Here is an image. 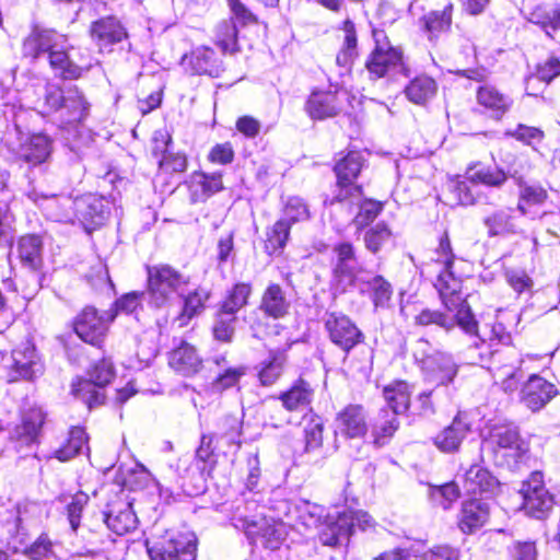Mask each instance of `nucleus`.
Instances as JSON below:
<instances>
[{"instance_id": "47", "label": "nucleus", "mask_w": 560, "mask_h": 560, "mask_svg": "<svg viewBox=\"0 0 560 560\" xmlns=\"http://www.w3.org/2000/svg\"><path fill=\"white\" fill-rule=\"evenodd\" d=\"M346 201L359 206V212L352 221L358 230H361L373 222L383 209L381 202L371 199L362 200V195L360 196L359 200L348 198Z\"/></svg>"}, {"instance_id": "25", "label": "nucleus", "mask_w": 560, "mask_h": 560, "mask_svg": "<svg viewBox=\"0 0 560 560\" xmlns=\"http://www.w3.org/2000/svg\"><path fill=\"white\" fill-rule=\"evenodd\" d=\"M340 109V95L332 91H314L305 104V110L313 119L334 117Z\"/></svg>"}, {"instance_id": "48", "label": "nucleus", "mask_w": 560, "mask_h": 560, "mask_svg": "<svg viewBox=\"0 0 560 560\" xmlns=\"http://www.w3.org/2000/svg\"><path fill=\"white\" fill-rule=\"evenodd\" d=\"M250 294H252L250 283H245V282L236 283L228 292L220 308L225 310L226 312H230V313H233L236 315V313L248 303V299H249Z\"/></svg>"}, {"instance_id": "17", "label": "nucleus", "mask_w": 560, "mask_h": 560, "mask_svg": "<svg viewBox=\"0 0 560 560\" xmlns=\"http://www.w3.org/2000/svg\"><path fill=\"white\" fill-rule=\"evenodd\" d=\"M421 369L427 381L443 386L452 383L458 373L457 363L451 354L445 352H434L424 357Z\"/></svg>"}, {"instance_id": "32", "label": "nucleus", "mask_w": 560, "mask_h": 560, "mask_svg": "<svg viewBox=\"0 0 560 560\" xmlns=\"http://www.w3.org/2000/svg\"><path fill=\"white\" fill-rule=\"evenodd\" d=\"M477 102L485 109L492 113V117L500 119L511 108L513 101L492 85H480L476 92Z\"/></svg>"}, {"instance_id": "27", "label": "nucleus", "mask_w": 560, "mask_h": 560, "mask_svg": "<svg viewBox=\"0 0 560 560\" xmlns=\"http://www.w3.org/2000/svg\"><path fill=\"white\" fill-rule=\"evenodd\" d=\"M553 395V385L538 375H532L522 388V401L533 411L540 410Z\"/></svg>"}, {"instance_id": "22", "label": "nucleus", "mask_w": 560, "mask_h": 560, "mask_svg": "<svg viewBox=\"0 0 560 560\" xmlns=\"http://www.w3.org/2000/svg\"><path fill=\"white\" fill-rule=\"evenodd\" d=\"M468 432H470V423L467 416L459 412L452 423L434 438V444L442 452H456Z\"/></svg>"}, {"instance_id": "33", "label": "nucleus", "mask_w": 560, "mask_h": 560, "mask_svg": "<svg viewBox=\"0 0 560 560\" xmlns=\"http://www.w3.org/2000/svg\"><path fill=\"white\" fill-rule=\"evenodd\" d=\"M314 392L304 380H298L287 392L280 395L282 406L289 411L307 408L313 400Z\"/></svg>"}, {"instance_id": "11", "label": "nucleus", "mask_w": 560, "mask_h": 560, "mask_svg": "<svg viewBox=\"0 0 560 560\" xmlns=\"http://www.w3.org/2000/svg\"><path fill=\"white\" fill-rule=\"evenodd\" d=\"M3 368L9 370V381L15 382L20 378L32 380L42 374L43 365L31 342H24L16 347L11 357L3 358Z\"/></svg>"}, {"instance_id": "41", "label": "nucleus", "mask_w": 560, "mask_h": 560, "mask_svg": "<svg viewBox=\"0 0 560 560\" xmlns=\"http://www.w3.org/2000/svg\"><path fill=\"white\" fill-rule=\"evenodd\" d=\"M84 448L89 451L88 435L83 428L73 427L69 431L66 444L55 451V457L60 462H67L82 453Z\"/></svg>"}, {"instance_id": "59", "label": "nucleus", "mask_w": 560, "mask_h": 560, "mask_svg": "<svg viewBox=\"0 0 560 560\" xmlns=\"http://www.w3.org/2000/svg\"><path fill=\"white\" fill-rule=\"evenodd\" d=\"M390 236L392 232L389 228L385 223L380 222L365 232V247L372 253H377Z\"/></svg>"}, {"instance_id": "16", "label": "nucleus", "mask_w": 560, "mask_h": 560, "mask_svg": "<svg viewBox=\"0 0 560 560\" xmlns=\"http://www.w3.org/2000/svg\"><path fill=\"white\" fill-rule=\"evenodd\" d=\"M109 215V202L94 194L75 198V219L86 230H93L104 224Z\"/></svg>"}, {"instance_id": "61", "label": "nucleus", "mask_w": 560, "mask_h": 560, "mask_svg": "<svg viewBox=\"0 0 560 560\" xmlns=\"http://www.w3.org/2000/svg\"><path fill=\"white\" fill-rule=\"evenodd\" d=\"M430 497L433 502L446 510L459 498V488L455 482L433 487L430 491Z\"/></svg>"}, {"instance_id": "54", "label": "nucleus", "mask_w": 560, "mask_h": 560, "mask_svg": "<svg viewBox=\"0 0 560 560\" xmlns=\"http://www.w3.org/2000/svg\"><path fill=\"white\" fill-rule=\"evenodd\" d=\"M235 323V314L220 308L213 325L214 338L220 341L230 342L234 335Z\"/></svg>"}, {"instance_id": "53", "label": "nucleus", "mask_w": 560, "mask_h": 560, "mask_svg": "<svg viewBox=\"0 0 560 560\" xmlns=\"http://www.w3.org/2000/svg\"><path fill=\"white\" fill-rule=\"evenodd\" d=\"M345 38L341 51L337 55V62L347 66L357 56V34L353 22H343Z\"/></svg>"}, {"instance_id": "26", "label": "nucleus", "mask_w": 560, "mask_h": 560, "mask_svg": "<svg viewBox=\"0 0 560 560\" xmlns=\"http://www.w3.org/2000/svg\"><path fill=\"white\" fill-rule=\"evenodd\" d=\"M52 153V141L43 133L31 136L21 144L18 156L34 167L46 163Z\"/></svg>"}, {"instance_id": "39", "label": "nucleus", "mask_w": 560, "mask_h": 560, "mask_svg": "<svg viewBox=\"0 0 560 560\" xmlns=\"http://www.w3.org/2000/svg\"><path fill=\"white\" fill-rule=\"evenodd\" d=\"M397 413L389 411L388 409H381L378 416L372 427V435L374 438V444L376 446H383L387 444L389 439L395 434L399 427L397 420Z\"/></svg>"}, {"instance_id": "64", "label": "nucleus", "mask_w": 560, "mask_h": 560, "mask_svg": "<svg viewBox=\"0 0 560 560\" xmlns=\"http://www.w3.org/2000/svg\"><path fill=\"white\" fill-rule=\"evenodd\" d=\"M416 323L422 326L434 324L446 330H451L455 325L454 318L439 311H431L429 308L421 311L420 314L417 315Z\"/></svg>"}, {"instance_id": "20", "label": "nucleus", "mask_w": 560, "mask_h": 560, "mask_svg": "<svg viewBox=\"0 0 560 560\" xmlns=\"http://www.w3.org/2000/svg\"><path fill=\"white\" fill-rule=\"evenodd\" d=\"M500 487L498 478L480 465H471L465 472L464 489L469 494L493 497Z\"/></svg>"}, {"instance_id": "55", "label": "nucleus", "mask_w": 560, "mask_h": 560, "mask_svg": "<svg viewBox=\"0 0 560 560\" xmlns=\"http://www.w3.org/2000/svg\"><path fill=\"white\" fill-rule=\"evenodd\" d=\"M298 523L305 528H316L324 516L325 509L311 502H303L296 506Z\"/></svg>"}, {"instance_id": "1", "label": "nucleus", "mask_w": 560, "mask_h": 560, "mask_svg": "<svg viewBox=\"0 0 560 560\" xmlns=\"http://www.w3.org/2000/svg\"><path fill=\"white\" fill-rule=\"evenodd\" d=\"M481 451L492 455L498 466L515 468L528 447L521 439L518 429L512 423H495L490 427L481 444Z\"/></svg>"}, {"instance_id": "28", "label": "nucleus", "mask_w": 560, "mask_h": 560, "mask_svg": "<svg viewBox=\"0 0 560 560\" xmlns=\"http://www.w3.org/2000/svg\"><path fill=\"white\" fill-rule=\"evenodd\" d=\"M90 110V103L77 85L65 90L60 117L68 124L80 122L86 118Z\"/></svg>"}, {"instance_id": "2", "label": "nucleus", "mask_w": 560, "mask_h": 560, "mask_svg": "<svg viewBox=\"0 0 560 560\" xmlns=\"http://www.w3.org/2000/svg\"><path fill=\"white\" fill-rule=\"evenodd\" d=\"M188 278L168 265L148 267V294L150 303L162 307L176 296H182L188 285Z\"/></svg>"}, {"instance_id": "57", "label": "nucleus", "mask_w": 560, "mask_h": 560, "mask_svg": "<svg viewBox=\"0 0 560 560\" xmlns=\"http://www.w3.org/2000/svg\"><path fill=\"white\" fill-rule=\"evenodd\" d=\"M505 136L514 138L526 145L535 147L542 141L545 133L537 127L518 124L514 129H508Z\"/></svg>"}, {"instance_id": "21", "label": "nucleus", "mask_w": 560, "mask_h": 560, "mask_svg": "<svg viewBox=\"0 0 560 560\" xmlns=\"http://www.w3.org/2000/svg\"><path fill=\"white\" fill-rule=\"evenodd\" d=\"M336 431L346 438H362L368 432L366 412L361 405H348L336 417Z\"/></svg>"}, {"instance_id": "12", "label": "nucleus", "mask_w": 560, "mask_h": 560, "mask_svg": "<svg viewBox=\"0 0 560 560\" xmlns=\"http://www.w3.org/2000/svg\"><path fill=\"white\" fill-rule=\"evenodd\" d=\"M27 198L38 206L49 220L63 223L75 220V199L70 196L47 194L34 187L27 192Z\"/></svg>"}, {"instance_id": "5", "label": "nucleus", "mask_w": 560, "mask_h": 560, "mask_svg": "<svg viewBox=\"0 0 560 560\" xmlns=\"http://www.w3.org/2000/svg\"><path fill=\"white\" fill-rule=\"evenodd\" d=\"M375 48L366 60V69L375 78H382L390 72L409 75V69L404 62L402 51L387 40L383 32H374Z\"/></svg>"}, {"instance_id": "9", "label": "nucleus", "mask_w": 560, "mask_h": 560, "mask_svg": "<svg viewBox=\"0 0 560 560\" xmlns=\"http://www.w3.org/2000/svg\"><path fill=\"white\" fill-rule=\"evenodd\" d=\"M233 524L236 528L242 529L250 539H261V544L271 550L280 547L284 539V525L275 521L261 517L259 520L250 518L238 510L233 516Z\"/></svg>"}, {"instance_id": "36", "label": "nucleus", "mask_w": 560, "mask_h": 560, "mask_svg": "<svg viewBox=\"0 0 560 560\" xmlns=\"http://www.w3.org/2000/svg\"><path fill=\"white\" fill-rule=\"evenodd\" d=\"M290 307V303L287 300L284 292L279 284H270L265 290L260 310L275 319L283 317Z\"/></svg>"}, {"instance_id": "43", "label": "nucleus", "mask_w": 560, "mask_h": 560, "mask_svg": "<svg viewBox=\"0 0 560 560\" xmlns=\"http://www.w3.org/2000/svg\"><path fill=\"white\" fill-rule=\"evenodd\" d=\"M210 292L205 288H198L189 293L184 300V307L176 318L180 327L186 326L188 322L202 312L205 303L209 300Z\"/></svg>"}, {"instance_id": "15", "label": "nucleus", "mask_w": 560, "mask_h": 560, "mask_svg": "<svg viewBox=\"0 0 560 560\" xmlns=\"http://www.w3.org/2000/svg\"><path fill=\"white\" fill-rule=\"evenodd\" d=\"M45 422V413L39 407H31L22 413L21 423L11 431V441L20 453L32 448L38 443V438Z\"/></svg>"}, {"instance_id": "44", "label": "nucleus", "mask_w": 560, "mask_h": 560, "mask_svg": "<svg viewBox=\"0 0 560 560\" xmlns=\"http://www.w3.org/2000/svg\"><path fill=\"white\" fill-rule=\"evenodd\" d=\"M63 96L65 90L56 84H47L44 88L43 97H38L34 103V109L43 116L60 112Z\"/></svg>"}, {"instance_id": "24", "label": "nucleus", "mask_w": 560, "mask_h": 560, "mask_svg": "<svg viewBox=\"0 0 560 560\" xmlns=\"http://www.w3.org/2000/svg\"><path fill=\"white\" fill-rule=\"evenodd\" d=\"M183 65L190 69L192 74H208L219 77L222 62L214 50L209 47H198L189 55L183 57Z\"/></svg>"}, {"instance_id": "7", "label": "nucleus", "mask_w": 560, "mask_h": 560, "mask_svg": "<svg viewBox=\"0 0 560 560\" xmlns=\"http://www.w3.org/2000/svg\"><path fill=\"white\" fill-rule=\"evenodd\" d=\"M363 166V156L360 152H349L342 160L335 166L337 176L338 192L329 201L330 205L335 202H346L348 198L359 200L362 195L361 186L354 185V180L359 176Z\"/></svg>"}, {"instance_id": "4", "label": "nucleus", "mask_w": 560, "mask_h": 560, "mask_svg": "<svg viewBox=\"0 0 560 560\" xmlns=\"http://www.w3.org/2000/svg\"><path fill=\"white\" fill-rule=\"evenodd\" d=\"M150 560H195L197 538L192 533H166L164 536L147 540Z\"/></svg>"}, {"instance_id": "13", "label": "nucleus", "mask_w": 560, "mask_h": 560, "mask_svg": "<svg viewBox=\"0 0 560 560\" xmlns=\"http://www.w3.org/2000/svg\"><path fill=\"white\" fill-rule=\"evenodd\" d=\"M72 47L68 43V37L65 35V40L61 46L54 49L48 57L49 66L55 75L63 80H77L88 72L93 63L90 56L81 55L78 60H74L69 55Z\"/></svg>"}, {"instance_id": "45", "label": "nucleus", "mask_w": 560, "mask_h": 560, "mask_svg": "<svg viewBox=\"0 0 560 560\" xmlns=\"http://www.w3.org/2000/svg\"><path fill=\"white\" fill-rule=\"evenodd\" d=\"M349 536V522L341 513L336 521L324 524L319 532V540L326 546H336Z\"/></svg>"}, {"instance_id": "60", "label": "nucleus", "mask_w": 560, "mask_h": 560, "mask_svg": "<svg viewBox=\"0 0 560 560\" xmlns=\"http://www.w3.org/2000/svg\"><path fill=\"white\" fill-rule=\"evenodd\" d=\"M455 320L456 324L468 335L478 336V322L476 320L470 306L464 300L460 301V305L456 307Z\"/></svg>"}, {"instance_id": "52", "label": "nucleus", "mask_w": 560, "mask_h": 560, "mask_svg": "<svg viewBox=\"0 0 560 560\" xmlns=\"http://www.w3.org/2000/svg\"><path fill=\"white\" fill-rule=\"evenodd\" d=\"M291 225L284 218L278 220L267 233L266 248L270 252L282 249L289 240Z\"/></svg>"}, {"instance_id": "35", "label": "nucleus", "mask_w": 560, "mask_h": 560, "mask_svg": "<svg viewBox=\"0 0 560 560\" xmlns=\"http://www.w3.org/2000/svg\"><path fill=\"white\" fill-rule=\"evenodd\" d=\"M18 253L25 267L32 270L38 269L43 262L42 238L35 234L22 236L18 243Z\"/></svg>"}, {"instance_id": "19", "label": "nucleus", "mask_w": 560, "mask_h": 560, "mask_svg": "<svg viewBox=\"0 0 560 560\" xmlns=\"http://www.w3.org/2000/svg\"><path fill=\"white\" fill-rule=\"evenodd\" d=\"M517 208H501L483 218V224L490 237L522 234L523 225L517 215Z\"/></svg>"}, {"instance_id": "49", "label": "nucleus", "mask_w": 560, "mask_h": 560, "mask_svg": "<svg viewBox=\"0 0 560 560\" xmlns=\"http://www.w3.org/2000/svg\"><path fill=\"white\" fill-rule=\"evenodd\" d=\"M547 197L548 194L541 186L527 184L521 185L518 203L516 207L520 212V215L527 214V206L542 205Z\"/></svg>"}, {"instance_id": "23", "label": "nucleus", "mask_w": 560, "mask_h": 560, "mask_svg": "<svg viewBox=\"0 0 560 560\" xmlns=\"http://www.w3.org/2000/svg\"><path fill=\"white\" fill-rule=\"evenodd\" d=\"M91 36L100 50H104L116 43L127 38L122 24L113 16L100 19L91 25Z\"/></svg>"}, {"instance_id": "14", "label": "nucleus", "mask_w": 560, "mask_h": 560, "mask_svg": "<svg viewBox=\"0 0 560 560\" xmlns=\"http://www.w3.org/2000/svg\"><path fill=\"white\" fill-rule=\"evenodd\" d=\"M325 328L331 342L346 352H349L364 339L357 325L348 316L340 313H327Z\"/></svg>"}, {"instance_id": "31", "label": "nucleus", "mask_w": 560, "mask_h": 560, "mask_svg": "<svg viewBox=\"0 0 560 560\" xmlns=\"http://www.w3.org/2000/svg\"><path fill=\"white\" fill-rule=\"evenodd\" d=\"M83 539L85 540V551L82 556L117 560L118 555L115 550V540L104 533V528L89 529Z\"/></svg>"}, {"instance_id": "50", "label": "nucleus", "mask_w": 560, "mask_h": 560, "mask_svg": "<svg viewBox=\"0 0 560 560\" xmlns=\"http://www.w3.org/2000/svg\"><path fill=\"white\" fill-rule=\"evenodd\" d=\"M453 4H447L443 10L432 11L423 16L424 28L434 35L450 30L452 24Z\"/></svg>"}, {"instance_id": "10", "label": "nucleus", "mask_w": 560, "mask_h": 560, "mask_svg": "<svg viewBox=\"0 0 560 560\" xmlns=\"http://www.w3.org/2000/svg\"><path fill=\"white\" fill-rule=\"evenodd\" d=\"M114 319L115 313L112 311L100 312L94 307H85L74 318L73 329L84 342L100 347Z\"/></svg>"}, {"instance_id": "63", "label": "nucleus", "mask_w": 560, "mask_h": 560, "mask_svg": "<svg viewBox=\"0 0 560 560\" xmlns=\"http://www.w3.org/2000/svg\"><path fill=\"white\" fill-rule=\"evenodd\" d=\"M89 502V495L82 491L77 492L67 506L68 520L73 532L80 526L81 514Z\"/></svg>"}, {"instance_id": "6", "label": "nucleus", "mask_w": 560, "mask_h": 560, "mask_svg": "<svg viewBox=\"0 0 560 560\" xmlns=\"http://www.w3.org/2000/svg\"><path fill=\"white\" fill-rule=\"evenodd\" d=\"M89 380L74 381L71 393L91 409L104 402L105 396L102 388L114 377L113 363L106 359L97 361L89 371Z\"/></svg>"}, {"instance_id": "38", "label": "nucleus", "mask_w": 560, "mask_h": 560, "mask_svg": "<svg viewBox=\"0 0 560 560\" xmlns=\"http://www.w3.org/2000/svg\"><path fill=\"white\" fill-rule=\"evenodd\" d=\"M287 364V354L281 350H271L266 360L261 361L258 378L264 386L275 384L283 373Z\"/></svg>"}, {"instance_id": "30", "label": "nucleus", "mask_w": 560, "mask_h": 560, "mask_svg": "<svg viewBox=\"0 0 560 560\" xmlns=\"http://www.w3.org/2000/svg\"><path fill=\"white\" fill-rule=\"evenodd\" d=\"M168 364L177 373L191 376L201 370L202 360L191 345L183 341L170 353Z\"/></svg>"}, {"instance_id": "29", "label": "nucleus", "mask_w": 560, "mask_h": 560, "mask_svg": "<svg viewBox=\"0 0 560 560\" xmlns=\"http://www.w3.org/2000/svg\"><path fill=\"white\" fill-rule=\"evenodd\" d=\"M489 515L488 503L476 499L466 501L458 516V527L463 533L471 534L487 523Z\"/></svg>"}, {"instance_id": "51", "label": "nucleus", "mask_w": 560, "mask_h": 560, "mask_svg": "<svg viewBox=\"0 0 560 560\" xmlns=\"http://www.w3.org/2000/svg\"><path fill=\"white\" fill-rule=\"evenodd\" d=\"M237 43V30L233 20H224L217 25L215 44L223 52L234 51Z\"/></svg>"}, {"instance_id": "18", "label": "nucleus", "mask_w": 560, "mask_h": 560, "mask_svg": "<svg viewBox=\"0 0 560 560\" xmlns=\"http://www.w3.org/2000/svg\"><path fill=\"white\" fill-rule=\"evenodd\" d=\"M65 35L54 30H42L35 27L23 40L22 55L32 60L38 59L43 55H47L61 46Z\"/></svg>"}, {"instance_id": "58", "label": "nucleus", "mask_w": 560, "mask_h": 560, "mask_svg": "<svg viewBox=\"0 0 560 560\" xmlns=\"http://www.w3.org/2000/svg\"><path fill=\"white\" fill-rule=\"evenodd\" d=\"M283 218L292 224L306 221L311 218L308 206L300 197H289L283 208Z\"/></svg>"}, {"instance_id": "46", "label": "nucleus", "mask_w": 560, "mask_h": 560, "mask_svg": "<svg viewBox=\"0 0 560 560\" xmlns=\"http://www.w3.org/2000/svg\"><path fill=\"white\" fill-rule=\"evenodd\" d=\"M334 252L337 256L335 273L351 278L357 268V257L352 244L348 242L335 246Z\"/></svg>"}, {"instance_id": "3", "label": "nucleus", "mask_w": 560, "mask_h": 560, "mask_svg": "<svg viewBox=\"0 0 560 560\" xmlns=\"http://www.w3.org/2000/svg\"><path fill=\"white\" fill-rule=\"evenodd\" d=\"M454 258L455 255L451 241L445 232L436 249V261L444 266V270L440 272L434 287L439 291L442 303L448 311H454L460 305V301L464 300L462 296V281L454 277L451 270Z\"/></svg>"}, {"instance_id": "62", "label": "nucleus", "mask_w": 560, "mask_h": 560, "mask_svg": "<svg viewBox=\"0 0 560 560\" xmlns=\"http://www.w3.org/2000/svg\"><path fill=\"white\" fill-rule=\"evenodd\" d=\"M324 424L318 416H312L304 427L305 450L318 448L323 443Z\"/></svg>"}, {"instance_id": "8", "label": "nucleus", "mask_w": 560, "mask_h": 560, "mask_svg": "<svg viewBox=\"0 0 560 560\" xmlns=\"http://www.w3.org/2000/svg\"><path fill=\"white\" fill-rule=\"evenodd\" d=\"M520 493L523 498V510L532 517L541 520L553 506V497L546 489L544 475L539 470L533 471L523 481Z\"/></svg>"}, {"instance_id": "34", "label": "nucleus", "mask_w": 560, "mask_h": 560, "mask_svg": "<svg viewBox=\"0 0 560 560\" xmlns=\"http://www.w3.org/2000/svg\"><path fill=\"white\" fill-rule=\"evenodd\" d=\"M383 395L392 412L401 415L410 407L411 387L405 381H395L386 385Z\"/></svg>"}, {"instance_id": "56", "label": "nucleus", "mask_w": 560, "mask_h": 560, "mask_svg": "<svg viewBox=\"0 0 560 560\" xmlns=\"http://www.w3.org/2000/svg\"><path fill=\"white\" fill-rule=\"evenodd\" d=\"M368 287L371 290V298L374 306L376 308L386 307L393 294L390 283L382 276H375L368 282Z\"/></svg>"}, {"instance_id": "42", "label": "nucleus", "mask_w": 560, "mask_h": 560, "mask_svg": "<svg viewBox=\"0 0 560 560\" xmlns=\"http://www.w3.org/2000/svg\"><path fill=\"white\" fill-rule=\"evenodd\" d=\"M466 175L470 183L483 184L490 187H501L508 179L502 170L479 164L469 167Z\"/></svg>"}, {"instance_id": "40", "label": "nucleus", "mask_w": 560, "mask_h": 560, "mask_svg": "<svg viewBox=\"0 0 560 560\" xmlns=\"http://www.w3.org/2000/svg\"><path fill=\"white\" fill-rule=\"evenodd\" d=\"M436 90V82L431 77L419 75L405 88V94L410 102L420 105L431 100Z\"/></svg>"}, {"instance_id": "37", "label": "nucleus", "mask_w": 560, "mask_h": 560, "mask_svg": "<svg viewBox=\"0 0 560 560\" xmlns=\"http://www.w3.org/2000/svg\"><path fill=\"white\" fill-rule=\"evenodd\" d=\"M106 527L116 535H125L137 526V516L130 504H122L120 509H112L104 514Z\"/></svg>"}]
</instances>
